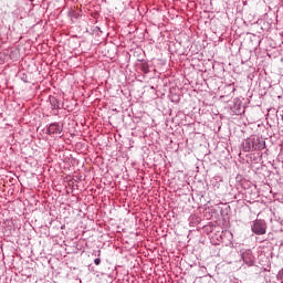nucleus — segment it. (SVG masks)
Segmentation results:
<instances>
[{
  "instance_id": "f257e3e1",
  "label": "nucleus",
  "mask_w": 283,
  "mask_h": 283,
  "mask_svg": "<svg viewBox=\"0 0 283 283\" xmlns=\"http://www.w3.org/2000/svg\"><path fill=\"white\" fill-rule=\"evenodd\" d=\"M252 231L255 235H264V233H266V227H264L261 220H255L252 224Z\"/></svg>"
},
{
  "instance_id": "f03ea898",
  "label": "nucleus",
  "mask_w": 283,
  "mask_h": 283,
  "mask_svg": "<svg viewBox=\"0 0 283 283\" xmlns=\"http://www.w3.org/2000/svg\"><path fill=\"white\" fill-rule=\"evenodd\" d=\"M61 132H63V127L56 123L51 124L48 128L49 134H61Z\"/></svg>"
},
{
  "instance_id": "7ed1b4c3",
  "label": "nucleus",
  "mask_w": 283,
  "mask_h": 283,
  "mask_svg": "<svg viewBox=\"0 0 283 283\" xmlns=\"http://www.w3.org/2000/svg\"><path fill=\"white\" fill-rule=\"evenodd\" d=\"M94 263L96 264V266H98V264H101V259H95Z\"/></svg>"
},
{
  "instance_id": "20e7f679",
  "label": "nucleus",
  "mask_w": 283,
  "mask_h": 283,
  "mask_svg": "<svg viewBox=\"0 0 283 283\" xmlns=\"http://www.w3.org/2000/svg\"><path fill=\"white\" fill-rule=\"evenodd\" d=\"M279 275L281 277V282L283 283V270L280 271Z\"/></svg>"
},
{
  "instance_id": "39448f33",
  "label": "nucleus",
  "mask_w": 283,
  "mask_h": 283,
  "mask_svg": "<svg viewBox=\"0 0 283 283\" xmlns=\"http://www.w3.org/2000/svg\"><path fill=\"white\" fill-rule=\"evenodd\" d=\"M144 72H147V71H145V65H144Z\"/></svg>"
}]
</instances>
